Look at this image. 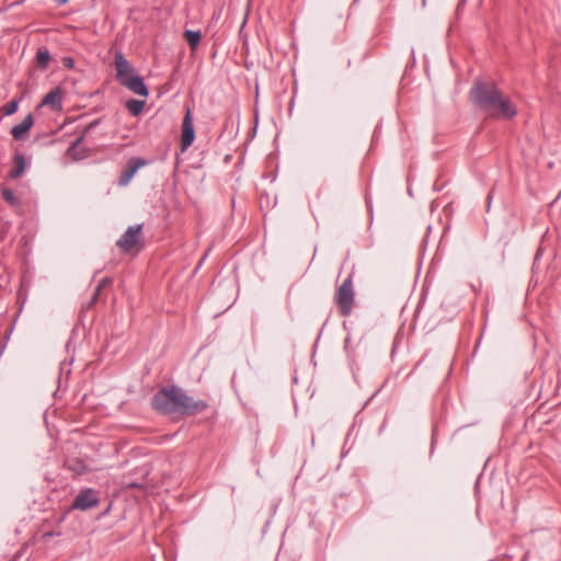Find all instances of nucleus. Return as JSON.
<instances>
[{
    "instance_id": "obj_1",
    "label": "nucleus",
    "mask_w": 561,
    "mask_h": 561,
    "mask_svg": "<svg viewBox=\"0 0 561 561\" xmlns=\"http://www.w3.org/2000/svg\"><path fill=\"white\" fill-rule=\"evenodd\" d=\"M151 407L159 414L175 420L204 412L208 408V402L195 400L179 386L171 385L162 387L153 394Z\"/></svg>"
},
{
    "instance_id": "obj_2",
    "label": "nucleus",
    "mask_w": 561,
    "mask_h": 561,
    "mask_svg": "<svg viewBox=\"0 0 561 561\" xmlns=\"http://www.w3.org/2000/svg\"><path fill=\"white\" fill-rule=\"evenodd\" d=\"M469 96L477 107L491 117L511 119L517 114L510 98L503 94L494 82L476 81Z\"/></svg>"
},
{
    "instance_id": "obj_3",
    "label": "nucleus",
    "mask_w": 561,
    "mask_h": 561,
    "mask_svg": "<svg viewBox=\"0 0 561 561\" xmlns=\"http://www.w3.org/2000/svg\"><path fill=\"white\" fill-rule=\"evenodd\" d=\"M116 245L123 253L137 254L144 248L142 242V225H135L127 230L117 240Z\"/></svg>"
},
{
    "instance_id": "obj_4",
    "label": "nucleus",
    "mask_w": 561,
    "mask_h": 561,
    "mask_svg": "<svg viewBox=\"0 0 561 561\" xmlns=\"http://www.w3.org/2000/svg\"><path fill=\"white\" fill-rule=\"evenodd\" d=\"M334 301L337 305L342 317H348L352 313L355 302V291L352 275H348L339 286L334 296Z\"/></svg>"
},
{
    "instance_id": "obj_5",
    "label": "nucleus",
    "mask_w": 561,
    "mask_h": 561,
    "mask_svg": "<svg viewBox=\"0 0 561 561\" xmlns=\"http://www.w3.org/2000/svg\"><path fill=\"white\" fill-rule=\"evenodd\" d=\"M114 66L116 70V79L119 83L126 80V78H131L137 75L134 67L121 51L115 53Z\"/></svg>"
},
{
    "instance_id": "obj_6",
    "label": "nucleus",
    "mask_w": 561,
    "mask_h": 561,
    "mask_svg": "<svg viewBox=\"0 0 561 561\" xmlns=\"http://www.w3.org/2000/svg\"><path fill=\"white\" fill-rule=\"evenodd\" d=\"M195 130L191 111L187 110L182 122L181 151L184 152L193 144Z\"/></svg>"
},
{
    "instance_id": "obj_7",
    "label": "nucleus",
    "mask_w": 561,
    "mask_h": 561,
    "mask_svg": "<svg viewBox=\"0 0 561 561\" xmlns=\"http://www.w3.org/2000/svg\"><path fill=\"white\" fill-rule=\"evenodd\" d=\"M99 504L96 492L92 489L82 490L75 499L72 507L81 511H87L95 507Z\"/></svg>"
},
{
    "instance_id": "obj_8",
    "label": "nucleus",
    "mask_w": 561,
    "mask_h": 561,
    "mask_svg": "<svg viewBox=\"0 0 561 561\" xmlns=\"http://www.w3.org/2000/svg\"><path fill=\"white\" fill-rule=\"evenodd\" d=\"M147 164V161L144 158L140 157H133L128 160L127 165L123 170L119 179H118V185L119 186H126L130 180L134 178L136 172L144 165Z\"/></svg>"
},
{
    "instance_id": "obj_9",
    "label": "nucleus",
    "mask_w": 561,
    "mask_h": 561,
    "mask_svg": "<svg viewBox=\"0 0 561 561\" xmlns=\"http://www.w3.org/2000/svg\"><path fill=\"white\" fill-rule=\"evenodd\" d=\"M121 84L140 96L147 98L149 95V90L139 75L126 78Z\"/></svg>"
},
{
    "instance_id": "obj_10",
    "label": "nucleus",
    "mask_w": 561,
    "mask_h": 561,
    "mask_svg": "<svg viewBox=\"0 0 561 561\" xmlns=\"http://www.w3.org/2000/svg\"><path fill=\"white\" fill-rule=\"evenodd\" d=\"M34 125V118L32 114H27L23 121L13 126L11 129V135L15 140H23L26 136V134L30 131V129Z\"/></svg>"
},
{
    "instance_id": "obj_11",
    "label": "nucleus",
    "mask_w": 561,
    "mask_h": 561,
    "mask_svg": "<svg viewBox=\"0 0 561 561\" xmlns=\"http://www.w3.org/2000/svg\"><path fill=\"white\" fill-rule=\"evenodd\" d=\"M39 106H50L53 110H61L62 98L60 89L56 88L47 93L42 100Z\"/></svg>"
},
{
    "instance_id": "obj_12",
    "label": "nucleus",
    "mask_w": 561,
    "mask_h": 561,
    "mask_svg": "<svg viewBox=\"0 0 561 561\" xmlns=\"http://www.w3.org/2000/svg\"><path fill=\"white\" fill-rule=\"evenodd\" d=\"M65 468H67L68 470L72 471L78 476H81L88 471L85 462L77 457L66 459Z\"/></svg>"
},
{
    "instance_id": "obj_13",
    "label": "nucleus",
    "mask_w": 561,
    "mask_h": 561,
    "mask_svg": "<svg viewBox=\"0 0 561 561\" xmlns=\"http://www.w3.org/2000/svg\"><path fill=\"white\" fill-rule=\"evenodd\" d=\"M25 167H26V162H25L24 157L21 156V154L15 156L14 157V167L10 171L9 176L11 179H19V178H21L22 174L24 173Z\"/></svg>"
},
{
    "instance_id": "obj_14",
    "label": "nucleus",
    "mask_w": 561,
    "mask_h": 561,
    "mask_svg": "<svg viewBox=\"0 0 561 561\" xmlns=\"http://www.w3.org/2000/svg\"><path fill=\"white\" fill-rule=\"evenodd\" d=\"M144 100L130 99L126 102L125 106L133 116H139L145 107Z\"/></svg>"
},
{
    "instance_id": "obj_15",
    "label": "nucleus",
    "mask_w": 561,
    "mask_h": 561,
    "mask_svg": "<svg viewBox=\"0 0 561 561\" xmlns=\"http://www.w3.org/2000/svg\"><path fill=\"white\" fill-rule=\"evenodd\" d=\"M51 60L49 50L45 47L38 48L36 53V62L42 69H46Z\"/></svg>"
},
{
    "instance_id": "obj_16",
    "label": "nucleus",
    "mask_w": 561,
    "mask_h": 561,
    "mask_svg": "<svg viewBox=\"0 0 561 561\" xmlns=\"http://www.w3.org/2000/svg\"><path fill=\"white\" fill-rule=\"evenodd\" d=\"M2 198L12 207H20L21 199L14 194L11 188L2 187L1 188Z\"/></svg>"
},
{
    "instance_id": "obj_17",
    "label": "nucleus",
    "mask_w": 561,
    "mask_h": 561,
    "mask_svg": "<svg viewBox=\"0 0 561 561\" xmlns=\"http://www.w3.org/2000/svg\"><path fill=\"white\" fill-rule=\"evenodd\" d=\"M184 38L186 39V42H187L188 46L191 47V49L194 50L199 45V42H201V38H202V34H201L199 31L187 30L184 33Z\"/></svg>"
},
{
    "instance_id": "obj_18",
    "label": "nucleus",
    "mask_w": 561,
    "mask_h": 561,
    "mask_svg": "<svg viewBox=\"0 0 561 561\" xmlns=\"http://www.w3.org/2000/svg\"><path fill=\"white\" fill-rule=\"evenodd\" d=\"M22 99H23V95H21L19 98H14L11 102H9L4 106H2L0 108V111H2L5 116L13 115L18 111L19 104L22 101Z\"/></svg>"
},
{
    "instance_id": "obj_19",
    "label": "nucleus",
    "mask_w": 561,
    "mask_h": 561,
    "mask_svg": "<svg viewBox=\"0 0 561 561\" xmlns=\"http://www.w3.org/2000/svg\"><path fill=\"white\" fill-rule=\"evenodd\" d=\"M96 125H98V121H94V122L90 123V124L85 127V129H84V131H83V135H81L79 138H77V139L71 144V146H70V147H69V149H68V153H72V152L77 149V147H79V145L83 141L85 134H87V133H89V131H90L93 127H95Z\"/></svg>"
},
{
    "instance_id": "obj_20",
    "label": "nucleus",
    "mask_w": 561,
    "mask_h": 561,
    "mask_svg": "<svg viewBox=\"0 0 561 561\" xmlns=\"http://www.w3.org/2000/svg\"><path fill=\"white\" fill-rule=\"evenodd\" d=\"M111 284H112V279L108 278V277H104V278H102L100 280V283L98 284V286L95 288V291L93 294V297H92V300H91V305H93V304H95L98 301L100 293L103 289V287L110 286Z\"/></svg>"
},
{
    "instance_id": "obj_21",
    "label": "nucleus",
    "mask_w": 561,
    "mask_h": 561,
    "mask_svg": "<svg viewBox=\"0 0 561 561\" xmlns=\"http://www.w3.org/2000/svg\"><path fill=\"white\" fill-rule=\"evenodd\" d=\"M367 57H368V53H367V51H363V53L358 54V55L354 58V60L350 59V60L347 61V67H348V68H351V67H352V65H353V62H355V64H360V62H363Z\"/></svg>"
},
{
    "instance_id": "obj_22",
    "label": "nucleus",
    "mask_w": 561,
    "mask_h": 561,
    "mask_svg": "<svg viewBox=\"0 0 561 561\" xmlns=\"http://www.w3.org/2000/svg\"><path fill=\"white\" fill-rule=\"evenodd\" d=\"M62 64L66 68H72L75 66V60L71 57H65L62 59Z\"/></svg>"
},
{
    "instance_id": "obj_23",
    "label": "nucleus",
    "mask_w": 561,
    "mask_h": 561,
    "mask_svg": "<svg viewBox=\"0 0 561 561\" xmlns=\"http://www.w3.org/2000/svg\"><path fill=\"white\" fill-rule=\"evenodd\" d=\"M209 251H210V249H208V250H207V252L203 255V257L201 259V261H199V263H198L197 267H199V266L204 263V261L206 260V256L208 255V252H209Z\"/></svg>"
},
{
    "instance_id": "obj_24",
    "label": "nucleus",
    "mask_w": 561,
    "mask_h": 561,
    "mask_svg": "<svg viewBox=\"0 0 561 561\" xmlns=\"http://www.w3.org/2000/svg\"><path fill=\"white\" fill-rule=\"evenodd\" d=\"M58 4H65L68 0H54Z\"/></svg>"
},
{
    "instance_id": "obj_25",
    "label": "nucleus",
    "mask_w": 561,
    "mask_h": 561,
    "mask_svg": "<svg viewBox=\"0 0 561 561\" xmlns=\"http://www.w3.org/2000/svg\"><path fill=\"white\" fill-rule=\"evenodd\" d=\"M130 486H133V488H138V484H136V483H131V484H130Z\"/></svg>"
}]
</instances>
